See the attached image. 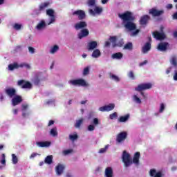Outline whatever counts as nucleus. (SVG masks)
I'll return each instance as SVG.
<instances>
[{
    "mask_svg": "<svg viewBox=\"0 0 177 177\" xmlns=\"http://www.w3.org/2000/svg\"><path fill=\"white\" fill-rule=\"evenodd\" d=\"M118 17L123 21L125 28L129 31H135L136 30V24L133 23L135 17L132 12L126 11L124 13L118 14Z\"/></svg>",
    "mask_w": 177,
    "mask_h": 177,
    "instance_id": "f257e3e1",
    "label": "nucleus"
},
{
    "mask_svg": "<svg viewBox=\"0 0 177 177\" xmlns=\"http://www.w3.org/2000/svg\"><path fill=\"white\" fill-rule=\"evenodd\" d=\"M122 158L126 168H128L132 164L138 165L139 164V158H140V152H136L132 160L131 155L127 151H124Z\"/></svg>",
    "mask_w": 177,
    "mask_h": 177,
    "instance_id": "f03ea898",
    "label": "nucleus"
},
{
    "mask_svg": "<svg viewBox=\"0 0 177 177\" xmlns=\"http://www.w3.org/2000/svg\"><path fill=\"white\" fill-rule=\"evenodd\" d=\"M152 35L153 38H155L158 41H163V39H165V38H167V35L164 32V27L162 26L160 27V32L154 31L153 32Z\"/></svg>",
    "mask_w": 177,
    "mask_h": 177,
    "instance_id": "7ed1b4c3",
    "label": "nucleus"
},
{
    "mask_svg": "<svg viewBox=\"0 0 177 177\" xmlns=\"http://www.w3.org/2000/svg\"><path fill=\"white\" fill-rule=\"evenodd\" d=\"M109 40L111 42L113 48H117V46L121 48L124 46V39H120L117 43V36H110Z\"/></svg>",
    "mask_w": 177,
    "mask_h": 177,
    "instance_id": "20e7f679",
    "label": "nucleus"
},
{
    "mask_svg": "<svg viewBox=\"0 0 177 177\" xmlns=\"http://www.w3.org/2000/svg\"><path fill=\"white\" fill-rule=\"evenodd\" d=\"M69 84L74 86H88V83L84 79L72 80L69 81Z\"/></svg>",
    "mask_w": 177,
    "mask_h": 177,
    "instance_id": "39448f33",
    "label": "nucleus"
},
{
    "mask_svg": "<svg viewBox=\"0 0 177 177\" xmlns=\"http://www.w3.org/2000/svg\"><path fill=\"white\" fill-rule=\"evenodd\" d=\"M164 10H157L156 8H152L149 10V15H151L152 17H160L164 15Z\"/></svg>",
    "mask_w": 177,
    "mask_h": 177,
    "instance_id": "423d86ee",
    "label": "nucleus"
},
{
    "mask_svg": "<svg viewBox=\"0 0 177 177\" xmlns=\"http://www.w3.org/2000/svg\"><path fill=\"white\" fill-rule=\"evenodd\" d=\"M153 84L151 83H144L139 84L135 88V91L137 92H142V91H146L147 89H151Z\"/></svg>",
    "mask_w": 177,
    "mask_h": 177,
    "instance_id": "0eeeda50",
    "label": "nucleus"
},
{
    "mask_svg": "<svg viewBox=\"0 0 177 177\" xmlns=\"http://www.w3.org/2000/svg\"><path fill=\"white\" fill-rule=\"evenodd\" d=\"M18 86H20L22 89H31L32 84L30 82L24 80H21L17 82Z\"/></svg>",
    "mask_w": 177,
    "mask_h": 177,
    "instance_id": "6e6552de",
    "label": "nucleus"
},
{
    "mask_svg": "<svg viewBox=\"0 0 177 177\" xmlns=\"http://www.w3.org/2000/svg\"><path fill=\"white\" fill-rule=\"evenodd\" d=\"M73 16H77L78 20H84L86 17V14H85V11L82 10H77L74 11L72 13Z\"/></svg>",
    "mask_w": 177,
    "mask_h": 177,
    "instance_id": "1a4fd4ad",
    "label": "nucleus"
},
{
    "mask_svg": "<svg viewBox=\"0 0 177 177\" xmlns=\"http://www.w3.org/2000/svg\"><path fill=\"white\" fill-rule=\"evenodd\" d=\"M128 138V133L127 131H122L119 133L116 136V142L121 143Z\"/></svg>",
    "mask_w": 177,
    "mask_h": 177,
    "instance_id": "9d476101",
    "label": "nucleus"
},
{
    "mask_svg": "<svg viewBox=\"0 0 177 177\" xmlns=\"http://www.w3.org/2000/svg\"><path fill=\"white\" fill-rule=\"evenodd\" d=\"M5 93L7 95V96H9L10 98H12L16 96L17 91H16V88L13 87H8L5 89Z\"/></svg>",
    "mask_w": 177,
    "mask_h": 177,
    "instance_id": "9b49d317",
    "label": "nucleus"
},
{
    "mask_svg": "<svg viewBox=\"0 0 177 177\" xmlns=\"http://www.w3.org/2000/svg\"><path fill=\"white\" fill-rule=\"evenodd\" d=\"M21 102H23V97L19 95H15L14 97H12V99L11 100L12 105L14 106L20 104Z\"/></svg>",
    "mask_w": 177,
    "mask_h": 177,
    "instance_id": "f8f14e48",
    "label": "nucleus"
},
{
    "mask_svg": "<svg viewBox=\"0 0 177 177\" xmlns=\"http://www.w3.org/2000/svg\"><path fill=\"white\" fill-rule=\"evenodd\" d=\"M46 15L50 17V21L48 24V26H50V24L55 23V21L56 20L55 17V11L52 9H48L46 10Z\"/></svg>",
    "mask_w": 177,
    "mask_h": 177,
    "instance_id": "ddd939ff",
    "label": "nucleus"
},
{
    "mask_svg": "<svg viewBox=\"0 0 177 177\" xmlns=\"http://www.w3.org/2000/svg\"><path fill=\"white\" fill-rule=\"evenodd\" d=\"M115 105L114 104H109V105H105L104 106H101L99 108L100 111H111V110H114Z\"/></svg>",
    "mask_w": 177,
    "mask_h": 177,
    "instance_id": "4468645a",
    "label": "nucleus"
},
{
    "mask_svg": "<svg viewBox=\"0 0 177 177\" xmlns=\"http://www.w3.org/2000/svg\"><path fill=\"white\" fill-rule=\"evenodd\" d=\"M150 19V16H149L148 15H145L141 17L140 19V26H146V24L149 23Z\"/></svg>",
    "mask_w": 177,
    "mask_h": 177,
    "instance_id": "2eb2a0df",
    "label": "nucleus"
},
{
    "mask_svg": "<svg viewBox=\"0 0 177 177\" xmlns=\"http://www.w3.org/2000/svg\"><path fill=\"white\" fill-rule=\"evenodd\" d=\"M89 35V30L86 28L82 29L80 33H78L79 39H82V38L85 37H88Z\"/></svg>",
    "mask_w": 177,
    "mask_h": 177,
    "instance_id": "dca6fc26",
    "label": "nucleus"
},
{
    "mask_svg": "<svg viewBox=\"0 0 177 177\" xmlns=\"http://www.w3.org/2000/svg\"><path fill=\"white\" fill-rule=\"evenodd\" d=\"M102 12H103V8L97 6H95V8H94V10L92 9L89 10V14L93 15H95V13L97 15H100Z\"/></svg>",
    "mask_w": 177,
    "mask_h": 177,
    "instance_id": "f3484780",
    "label": "nucleus"
},
{
    "mask_svg": "<svg viewBox=\"0 0 177 177\" xmlns=\"http://www.w3.org/2000/svg\"><path fill=\"white\" fill-rule=\"evenodd\" d=\"M88 27V24L85 21H80L75 24V28L76 30H81Z\"/></svg>",
    "mask_w": 177,
    "mask_h": 177,
    "instance_id": "a211bd4d",
    "label": "nucleus"
},
{
    "mask_svg": "<svg viewBox=\"0 0 177 177\" xmlns=\"http://www.w3.org/2000/svg\"><path fill=\"white\" fill-rule=\"evenodd\" d=\"M169 44L167 42H161L158 46V50H160V52H165V50L168 48Z\"/></svg>",
    "mask_w": 177,
    "mask_h": 177,
    "instance_id": "6ab92c4d",
    "label": "nucleus"
},
{
    "mask_svg": "<svg viewBox=\"0 0 177 177\" xmlns=\"http://www.w3.org/2000/svg\"><path fill=\"white\" fill-rule=\"evenodd\" d=\"M55 171H56L57 175L60 176V175H62V174H63L64 171V165L62 164H58L57 166H56L55 167Z\"/></svg>",
    "mask_w": 177,
    "mask_h": 177,
    "instance_id": "aec40b11",
    "label": "nucleus"
},
{
    "mask_svg": "<svg viewBox=\"0 0 177 177\" xmlns=\"http://www.w3.org/2000/svg\"><path fill=\"white\" fill-rule=\"evenodd\" d=\"M170 64L174 67L175 70H177V57L176 55H173L171 57L170 59Z\"/></svg>",
    "mask_w": 177,
    "mask_h": 177,
    "instance_id": "412c9836",
    "label": "nucleus"
},
{
    "mask_svg": "<svg viewBox=\"0 0 177 177\" xmlns=\"http://www.w3.org/2000/svg\"><path fill=\"white\" fill-rule=\"evenodd\" d=\"M149 175L151 177H162V174L160 171L157 172L155 169H150Z\"/></svg>",
    "mask_w": 177,
    "mask_h": 177,
    "instance_id": "4be33fe9",
    "label": "nucleus"
},
{
    "mask_svg": "<svg viewBox=\"0 0 177 177\" xmlns=\"http://www.w3.org/2000/svg\"><path fill=\"white\" fill-rule=\"evenodd\" d=\"M105 177H113L114 173L113 171V168L111 167H106L105 169Z\"/></svg>",
    "mask_w": 177,
    "mask_h": 177,
    "instance_id": "5701e85b",
    "label": "nucleus"
},
{
    "mask_svg": "<svg viewBox=\"0 0 177 177\" xmlns=\"http://www.w3.org/2000/svg\"><path fill=\"white\" fill-rule=\"evenodd\" d=\"M150 49H151V44H150V42H147L142 48V53L146 54Z\"/></svg>",
    "mask_w": 177,
    "mask_h": 177,
    "instance_id": "b1692460",
    "label": "nucleus"
},
{
    "mask_svg": "<svg viewBox=\"0 0 177 177\" xmlns=\"http://www.w3.org/2000/svg\"><path fill=\"white\" fill-rule=\"evenodd\" d=\"M97 48V41H93L88 43V50H93Z\"/></svg>",
    "mask_w": 177,
    "mask_h": 177,
    "instance_id": "393cba45",
    "label": "nucleus"
},
{
    "mask_svg": "<svg viewBox=\"0 0 177 177\" xmlns=\"http://www.w3.org/2000/svg\"><path fill=\"white\" fill-rule=\"evenodd\" d=\"M19 67H23V65H19V64L15 62L14 64H10L8 65V70L13 71V70H16L19 68Z\"/></svg>",
    "mask_w": 177,
    "mask_h": 177,
    "instance_id": "a878e982",
    "label": "nucleus"
},
{
    "mask_svg": "<svg viewBox=\"0 0 177 177\" xmlns=\"http://www.w3.org/2000/svg\"><path fill=\"white\" fill-rule=\"evenodd\" d=\"M36 145H37L39 147H49V146H50V142H37Z\"/></svg>",
    "mask_w": 177,
    "mask_h": 177,
    "instance_id": "bb28decb",
    "label": "nucleus"
},
{
    "mask_svg": "<svg viewBox=\"0 0 177 177\" xmlns=\"http://www.w3.org/2000/svg\"><path fill=\"white\" fill-rule=\"evenodd\" d=\"M129 117H130L129 113H127L124 116H120L118 118V122H127V121H128L129 120Z\"/></svg>",
    "mask_w": 177,
    "mask_h": 177,
    "instance_id": "cd10ccee",
    "label": "nucleus"
},
{
    "mask_svg": "<svg viewBox=\"0 0 177 177\" xmlns=\"http://www.w3.org/2000/svg\"><path fill=\"white\" fill-rule=\"evenodd\" d=\"M101 55H102V53H100V50L95 49L93 50L91 56L95 59H97V57H100Z\"/></svg>",
    "mask_w": 177,
    "mask_h": 177,
    "instance_id": "c85d7f7f",
    "label": "nucleus"
},
{
    "mask_svg": "<svg viewBox=\"0 0 177 177\" xmlns=\"http://www.w3.org/2000/svg\"><path fill=\"white\" fill-rule=\"evenodd\" d=\"M45 27H46V23H45V21L41 20L37 25L36 28H37V30H42V28H45Z\"/></svg>",
    "mask_w": 177,
    "mask_h": 177,
    "instance_id": "c756f323",
    "label": "nucleus"
},
{
    "mask_svg": "<svg viewBox=\"0 0 177 177\" xmlns=\"http://www.w3.org/2000/svg\"><path fill=\"white\" fill-rule=\"evenodd\" d=\"M49 5H50L49 2L41 3L40 4V6H39V12H42V10H45V8H48V6H49Z\"/></svg>",
    "mask_w": 177,
    "mask_h": 177,
    "instance_id": "7c9ffc66",
    "label": "nucleus"
},
{
    "mask_svg": "<svg viewBox=\"0 0 177 177\" xmlns=\"http://www.w3.org/2000/svg\"><path fill=\"white\" fill-rule=\"evenodd\" d=\"M123 55L122 53H115L112 55V59H117L118 60H120V59H122Z\"/></svg>",
    "mask_w": 177,
    "mask_h": 177,
    "instance_id": "2f4dec72",
    "label": "nucleus"
},
{
    "mask_svg": "<svg viewBox=\"0 0 177 177\" xmlns=\"http://www.w3.org/2000/svg\"><path fill=\"white\" fill-rule=\"evenodd\" d=\"M124 49L127 50H132V49H133V44H132V42H128L124 45Z\"/></svg>",
    "mask_w": 177,
    "mask_h": 177,
    "instance_id": "473e14b6",
    "label": "nucleus"
},
{
    "mask_svg": "<svg viewBox=\"0 0 177 177\" xmlns=\"http://www.w3.org/2000/svg\"><path fill=\"white\" fill-rule=\"evenodd\" d=\"M50 135H51V136H53L54 138L57 136V128L54 127L51 129L50 131Z\"/></svg>",
    "mask_w": 177,
    "mask_h": 177,
    "instance_id": "72a5a7b5",
    "label": "nucleus"
},
{
    "mask_svg": "<svg viewBox=\"0 0 177 177\" xmlns=\"http://www.w3.org/2000/svg\"><path fill=\"white\" fill-rule=\"evenodd\" d=\"M44 161H45L46 164H52V162L53 161V156H48L45 158Z\"/></svg>",
    "mask_w": 177,
    "mask_h": 177,
    "instance_id": "f704fd0d",
    "label": "nucleus"
},
{
    "mask_svg": "<svg viewBox=\"0 0 177 177\" xmlns=\"http://www.w3.org/2000/svg\"><path fill=\"white\" fill-rule=\"evenodd\" d=\"M83 122H84V119L82 118L77 120L76 123L75 124V128H80Z\"/></svg>",
    "mask_w": 177,
    "mask_h": 177,
    "instance_id": "c9c22d12",
    "label": "nucleus"
},
{
    "mask_svg": "<svg viewBox=\"0 0 177 177\" xmlns=\"http://www.w3.org/2000/svg\"><path fill=\"white\" fill-rule=\"evenodd\" d=\"M58 49H59V46L55 45V46L51 48V50H50V53H52V54L56 53V52H57Z\"/></svg>",
    "mask_w": 177,
    "mask_h": 177,
    "instance_id": "e433bc0d",
    "label": "nucleus"
},
{
    "mask_svg": "<svg viewBox=\"0 0 177 177\" xmlns=\"http://www.w3.org/2000/svg\"><path fill=\"white\" fill-rule=\"evenodd\" d=\"M12 164H15V165L17 164V162H19V159L17 158V156H16L15 154L12 153Z\"/></svg>",
    "mask_w": 177,
    "mask_h": 177,
    "instance_id": "4c0bfd02",
    "label": "nucleus"
},
{
    "mask_svg": "<svg viewBox=\"0 0 177 177\" xmlns=\"http://www.w3.org/2000/svg\"><path fill=\"white\" fill-rule=\"evenodd\" d=\"M69 139L72 140V142H74V140H77L78 139V135L77 134L69 135Z\"/></svg>",
    "mask_w": 177,
    "mask_h": 177,
    "instance_id": "58836bf2",
    "label": "nucleus"
},
{
    "mask_svg": "<svg viewBox=\"0 0 177 177\" xmlns=\"http://www.w3.org/2000/svg\"><path fill=\"white\" fill-rule=\"evenodd\" d=\"M96 4V0H88L87 5L88 6H95Z\"/></svg>",
    "mask_w": 177,
    "mask_h": 177,
    "instance_id": "ea45409f",
    "label": "nucleus"
},
{
    "mask_svg": "<svg viewBox=\"0 0 177 177\" xmlns=\"http://www.w3.org/2000/svg\"><path fill=\"white\" fill-rule=\"evenodd\" d=\"M111 78L115 81L116 82H120V77L115 75H111Z\"/></svg>",
    "mask_w": 177,
    "mask_h": 177,
    "instance_id": "a19ab883",
    "label": "nucleus"
},
{
    "mask_svg": "<svg viewBox=\"0 0 177 177\" xmlns=\"http://www.w3.org/2000/svg\"><path fill=\"white\" fill-rule=\"evenodd\" d=\"M117 117H118L117 112H114L113 113L109 115L110 120H114L115 118H117Z\"/></svg>",
    "mask_w": 177,
    "mask_h": 177,
    "instance_id": "79ce46f5",
    "label": "nucleus"
},
{
    "mask_svg": "<svg viewBox=\"0 0 177 177\" xmlns=\"http://www.w3.org/2000/svg\"><path fill=\"white\" fill-rule=\"evenodd\" d=\"M128 77L131 78V80H135V75L133 74V71H130L128 73Z\"/></svg>",
    "mask_w": 177,
    "mask_h": 177,
    "instance_id": "37998d69",
    "label": "nucleus"
},
{
    "mask_svg": "<svg viewBox=\"0 0 177 177\" xmlns=\"http://www.w3.org/2000/svg\"><path fill=\"white\" fill-rule=\"evenodd\" d=\"M88 74H89V67H86L83 71V75H88Z\"/></svg>",
    "mask_w": 177,
    "mask_h": 177,
    "instance_id": "c03bdc74",
    "label": "nucleus"
},
{
    "mask_svg": "<svg viewBox=\"0 0 177 177\" xmlns=\"http://www.w3.org/2000/svg\"><path fill=\"white\" fill-rule=\"evenodd\" d=\"M133 99L136 103L140 104L142 103V100H140V98L138 97V95H133Z\"/></svg>",
    "mask_w": 177,
    "mask_h": 177,
    "instance_id": "a18cd8bd",
    "label": "nucleus"
},
{
    "mask_svg": "<svg viewBox=\"0 0 177 177\" xmlns=\"http://www.w3.org/2000/svg\"><path fill=\"white\" fill-rule=\"evenodd\" d=\"M88 131H89L90 132H92V131H95V125H93V124L88 125Z\"/></svg>",
    "mask_w": 177,
    "mask_h": 177,
    "instance_id": "49530a36",
    "label": "nucleus"
},
{
    "mask_svg": "<svg viewBox=\"0 0 177 177\" xmlns=\"http://www.w3.org/2000/svg\"><path fill=\"white\" fill-rule=\"evenodd\" d=\"M165 110V105H164V103L160 104V108L159 110V113H162Z\"/></svg>",
    "mask_w": 177,
    "mask_h": 177,
    "instance_id": "de8ad7c7",
    "label": "nucleus"
},
{
    "mask_svg": "<svg viewBox=\"0 0 177 177\" xmlns=\"http://www.w3.org/2000/svg\"><path fill=\"white\" fill-rule=\"evenodd\" d=\"M14 28H15V30H21V25H20L19 24H15L14 25Z\"/></svg>",
    "mask_w": 177,
    "mask_h": 177,
    "instance_id": "09e8293b",
    "label": "nucleus"
},
{
    "mask_svg": "<svg viewBox=\"0 0 177 177\" xmlns=\"http://www.w3.org/2000/svg\"><path fill=\"white\" fill-rule=\"evenodd\" d=\"M93 124L94 125H99V119L95 118L93 120Z\"/></svg>",
    "mask_w": 177,
    "mask_h": 177,
    "instance_id": "8fccbe9b",
    "label": "nucleus"
},
{
    "mask_svg": "<svg viewBox=\"0 0 177 177\" xmlns=\"http://www.w3.org/2000/svg\"><path fill=\"white\" fill-rule=\"evenodd\" d=\"M72 152H73V150L71 149H67L63 151L64 156H67V154H70V153H72Z\"/></svg>",
    "mask_w": 177,
    "mask_h": 177,
    "instance_id": "3c124183",
    "label": "nucleus"
},
{
    "mask_svg": "<svg viewBox=\"0 0 177 177\" xmlns=\"http://www.w3.org/2000/svg\"><path fill=\"white\" fill-rule=\"evenodd\" d=\"M28 50L30 53H32V54L35 53V49L31 46L28 47Z\"/></svg>",
    "mask_w": 177,
    "mask_h": 177,
    "instance_id": "603ef678",
    "label": "nucleus"
},
{
    "mask_svg": "<svg viewBox=\"0 0 177 177\" xmlns=\"http://www.w3.org/2000/svg\"><path fill=\"white\" fill-rule=\"evenodd\" d=\"M106 150H107V146H106L104 148L100 149L99 151V153H106Z\"/></svg>",
    "mask_w": 177,
    "mask_h": 177,
    "instance_id": "864d4df0",
    "label": "nucleus"
},
{
    "mask_svg": "<svg viewBox=\"0 0 177 177\" xmlns=\"http://www.w3.org/2000/svg\"><path fill=\"white\" fill-rule=\"evenodd\" d=\"M28 109V104H22V111H24Z\"/></svg>",
    "mask_w": 177,
    "mask_h": 177,
    "instance_id": "5fc2aeb1",
    "label": "nucleus"
},
{
    "mask_svg": "<svg viewBox=\"0 0 177 177\" xmlns=\"http://www.w3.org/2000/svg\"><path fill=\"white\" fill-rule=\"evenodd\" d=\"M147 63V60H145L144 62H140L139 64V66H140V67H143V66L146 65Z\"/></svg>",
    "mask_w": 177,
    "mask_h": 177,
    "instance_id": "6e6d98bb",
    "label": "nucleus"
},
{
    "mask_svg": "<svg viewBox=\"0 0 177 177\" xmlns=\"http://www.w3.org/2000/svg\"><path fill=\"white\" fill-rule=\"evenodd\" d=\"M140 30H139V29H136L135 31H133V32H132V35H138V34H139V32H140Z\"/></svg>",
    "mask_w": 177,
    "mask_h": 177,
    "instance_id": "4d7b16f0",
    "label": "nucleus"
},
{
    "mask_svg": "<svg viewBox=\"0 0 177 177\" xmlns=\"http://www.w3.org/2000/svg\"><path fill=\"white\" fill-rule=\"evenodd\" d=\"M174 81H177V70L176 69L174 71Z\"/></svg>",
    "mask_w": 177,
    "mask_h": 177,
    "instance_id": "13d9d810",
    "label": "nucleus"
},
{
    "mask_svg": "<svg viewBox=\"0 0 177 177\" xmlns=\"http://www.w3.org/2000/svg\"><path fill=\"white\" fill-rule=\"evenodd\" d=\"M39 82H41V80H39V78L37 77L36 79H35V84L36 85H38V84H39Z\"/></svg>",
    "mask_w": 177,
    "mask_h": 177,
    "instance_id": "bf43d9fd",
    "label": "nucleus"
},
{
    "mask_svg": "<svg viewBox=\"0 0 177 177\" xmlns=\"http://www.w3.org/2000/svg\"><path fill=\"white\" fill-rule=\"evenodd\" d=\"M29 113L27 112H23L22 113V117H24V118H26V117H28Z\"/></svg>",
    "mask_w": 177,
    "mask_h": 177,
    "instance_id": "052dcab7",
    "label": "nucleus"
},
{
    "mask_svg": "<svg viewBox=\"0 0 177 177\" xmlns=\"http://www.w3.org/2000/svg\"><path fill=\"white\" fill-rule=\"evenodd\" d=\"M171 70H172V66L169 67V68L166 70V74H169V73H171Z\"/></svg>",
    "mask_w": 177,
    "mask_h": 177,
    "instance_id": "680f3d73",
    "label": "nucleus"
},
{
    "mask_svg": "<svg viewBox=\"0 0 177 177\" xmlns=\"http://www.w3.org/2000/svg\"><path fill=\"white\" fill-rule=\"evenodd\" d=\"M37 156H38V153H33L31 154V156H30V158H34L35 157H37Z\"/></svg>",
    "mask_w": 177,
    "mask_h": 177,
    "instance_id": "e2e57ef3",
    "label": "nucleus"
},
{
    "mask_svg": "<svg viewBox=\"0 0 177 177\" xmlns=\"http://www.w3.org/2000/svg\"><path fill=\"white\" fill-rule=\"evenodd\" d=\"M173 20H177V12L172 15Z\"/></svg>",
    "mask_w": 177,
    "mask_h": 177,
    "instance_id": "0e129e2a",
    "label": "nucleus"
},
{
    "mask_svg": "<svg viewBox=\"0 0 177 177\" xmlns=\"http://www.w3.org/2000/svg\"><path fill=\"white\" fill-rule=\"evenodd\" d=\"M166 8L167 9H172V8H174V6H172V4H167Z\"/></svg>",
    "mask_w": 177,
    "mask_h": 177,
    "instance_id": "69168bd1",
    "label": "nucleus"
},
{
    "mask_svg": "<svg viewBox=\"0 0 177 177\" xmlns=\"http://www.w3.org/2000/svg\"><path fill=\"white\" fill-rule=\"evenodd\" d=\"M110 44H111L110 41H105L104 46L107 48V47L110 46Z\"/></svg>",
    "mask_w": 177,
    "mask_h": 177,
    "instance_id": "338daca9",
    "label": "nucleus"
},
{
    "mask_svg": "<svg viewBox=\"0 0 177 177\" xmlns=\"http://www.w3.org/2000/svg\"><path fill=\"white\" fill-rule=\"evenodd\" d=\"M53 124H55V121L50 120L48 125V127H50V125H53Z\"/></svg>",
    "mask_w": 177,
    "mask_h": 177,
    "instance_id": "774afa93",
    "label": "nucleus"
}]
</instances>
